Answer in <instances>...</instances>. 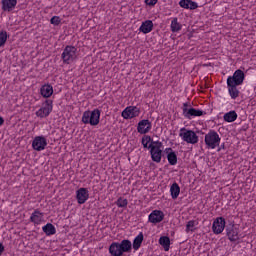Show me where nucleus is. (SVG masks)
<instances>
[{
    "mask_svg": "<svg viewBox=\"0 0 256 256\" xmlns=\"http://www.w3.org/2000/svg\"><path fill=\"white\" fill-rule=\"evenodd\" d=\"M224 121H226V123H233V121H237V112L230 111L224 114Z\"/></svg>",
    "mask_w": 256,
    "mask_h": 256,
    "instance_id": "obj_26",
    "label": "nucleus"
},
{
    "mask_svg": "<svg viewBox=\"0 0 256 256\" xmlns=\"http://www.w3.org/2000/svg\"><path fill=\"white\" fill-rule=\"evenodd\" d=\"M179 137H181L186 143L195 145L199 143V136L193 130H186L185 128L180 129Z\"/></svg>",
    "mask_w": 256,
    "mask_h": 256,
    "instance_id": "obj_5",
    "label": "nucleus"
},
{
    "mask_svg": "<svg viewBox=\"0 0 256 256\" xmlns=\"http://www.w3.org/2000/svg\"><path fill=\"white\" fill-rule=\"evenodd\" d=\"M43 213H41V211H39V209H36L30 217V221L31 223H34V225H40L41 221H43Z\"/></svg>",
    "mask_w": 256,
    "mask_h": 256,
    "instance_id": "obj_17",
    "label": "nucleus"
},
{
    "mask_svg": "<svg viewBox=\"0 0 256 256\" xmlns=\"http://www.w3.org/2000/svg\"><path fill=\"white\" fill-rule=\"evenodd\" d=\"M207 149H217L221 143V137L215 130H210L204 138Z\"/></svg>",
    "mask_w": 256,
    "mask_h": 256,
    "instance_id": "obj_2",
    "label": "nucleus"
},
{
    "mask_svg": "<svg viewBox=\"0 0 256 256\" xmlns=\"http://www.w3.org/2000/svg\"><path fill=\"white\" fill-rule=\"evenodd\" d=\"M243 81H245V72L241 69L236 70L233 76L227 78V83H232L234 85H243Z\"/></svg>",
    "mask_w": 256,
    "mask_h": 256,
    "instance_id": "obj_8",
    "label": "nucleus"
},
{
    "mask_svg": "<svg viewBox=\"0 0 256 256\" xmlns=\"http://www.w3.org/2000/svg\"><path fill=\"white\" fill-rule=\"evenodd\" d=\"M40 93L42 97L48 99V97H51V95H53V86H51V84L43 85L40 89Z\"/></svg>",
    "mask_w": 256,
    "mask_h": 256,
    "instance_id": "obj_21",
    "label": "nucleus"
},
{
    "mask_svg": "<svg viewBox=\"0 0 256 256\" xmlns=\"http://www.w3.org/2000/svg\"><path fill=\"white\" fill-rule=\"evenodd\" d=\"M34 151H43L47 147V139L43 136H36L32 142Z\"/></svg>",
    "mask_w": 256,
    "mask_h": 256,
    "instance_id": "obj_11",
    "label": "nucleus"
},
{
    "mask_svg": "<svg viewBox=\"0 0 256 256\" xmlns=\"http://www.w3.org/2000/svg\"><path fill=\"white\" fill-rule=\"evenodd\" d=\"M171 31L172 33H177V31H181V24H179L177 18H173L171 22Z\"/></svg>",
    "mask_w": 256,
    "mask_h": 256,
    "instance_id": "obj_28",
    "label": "nucleus"
},
{
    "mask_svg": "<svg viewBox=\"0 0 256 256\" xmlns=\"http://www.w3.org/2000/svg\"><path fill=\"white\" fill-rule=\"evenodd\" d=\"M225 230V218L219 217L216 220H214L212 225V231L215 233V235H221L223 231Z\"/></svg>",
    "mask_w": 256,
    "mask_h": 256,
    "instance_id": "obj_12",
    "label": "nucleus"
},
{
    "mask_svg": "<svg viewBox=\"0 0 256 256\" xmlns=\"http://www.w3.org/2000/svg\"><path fill=\"white\" fill-rule=\"evenodd\" d=\"M222 149H225V144L222 145Z\"/></svg>",
    "mask_w": 256,
    "mask_h": 256,
    "instance_id": "obj_42",
    "label": "nucleus"
},
{
    "mask_svg": "<svg viewBox=\"0 0 256 256\" xmlns=\"http://www.w3.org/2000/svg\"><path fill=\"white\" fill-rule=\"evenodd\" d=\"M53 111V100H46L43 106L36 111V117H40V119H45V117H49L51 112Z\"/></svg>",
    "mask_w": 256,
    "mask_h": 256,
    "instance_id": "obj_6",
    "label": "nucleus"
},
{
    "mask_svg": "<svg viewBox=\"0 0 256 256\" xmlns=\"http://www.w3.org/2000/svg\"><path fill=\"white\" fill-rule=\"evenodd\" d=\"M109 253L111 256H123V252L121 247L119 246V242H113L109 246Z\"/></svg>",
    "mask_w": 256,
    "mask_h": 256,
    "instance_id": "obj_18",
    "label": "nucleus"
},
{
    "mask_svg": "<svg viewBox=\"0 0 256 256\" xmlns=\"http://www.w3.org/2000/svg\"><path fill=\"white\" fill-rule=\"evenodd\" d=\"M165 153H167V155H169V153H175V151H173V148H166Z\"/></svg>",
    "mask_w": 256,
    "mask_h": 256,
    "instance_id": "obj_39",
    "label": "nucleus"
},
{
    "mask_svg": "<svg viewBox=\"0 0 256 256\" xmlns=\"http://www.w3.org/2000/svg\"><path fill=\"white\" fill-rule=\"evenodd\" d=\"M61 57L66 65L73 63L77 59V48L75 46H66Z\"/></svg>",
    "mask_w": 256,
    "mask_h": 256,
    "instance_id": "obj_4",
    "label": "nucleus"
},
{
    "mask_svg": "<svg viewBox=\"0 0 256 256\" xmlns=\"http://www.w3.org/2000/svg\"><path fill=\"white\" fill-rule=\"evenodd\" d=\"M143 232H140L137 237L134 238L132 247L135 251H138V249L141 247L143 243Z\"/></svg>",
    "mask_w": 256,
    "mask_h": 256,
    "instance_id": "obj_25",
    "label": "nucleus"
},
{
    "mask_svg": "<svg viewBox=\"0 0 256 256\" xmlns=\"http://www.w3.org/2000/svg\"><path fill=\"white\" fill-rule=\"evenodd\" d=\"M163 219H165V214L161 210L152 211L148 217V220L150 221V223H154V224L161 223Z\"/></svg>",
    "mask_w": 256,
    "mask_h": 256,
    "instance_id": "obj_13",
    "label": "nucleus"
},
{
    "mask_svg": "<svg viewBox=\"0 0 256 256\" xmlns=\"http://www.w3.org/2000/svg\"><path fill=\"white\" fill-rule=\"evenodd\" d=\"M237 87H239V84L227 82L228 93L231 99H237V97H239V89H237Z\"/></svg>",
    "mask_w": 256,
    "mask_h": 256,
    "instance_id": "obj_16",
    "label": "nucleus"
},
{
    "mask_svg": "<svg viewBox=\"0 0 256 256\" xmlns=\"http://www.w3.org/2000/svg\"><path fill=\"white\" fill-rule=\"evenodd\" d=\"M7 43V32L2 31L0 32V47H3Z\"/></svg>",
    "mask_w": 256,
    "mask_h": 256,
    "instance_id": "obj_32",
    "label": "nucleus"
},
{
    "mask_svg": "<svg viewBox=\"0 0 256 256\" xmlns=\"http://www.w3.org/2000/svg\"><path fill=\"white\" fill-rule=\"evenodd\" d=\"M120 250L122 251V254L124 253H131V249L133 247V244H131L130 240L124 239L119 243Z\"/></svg>",
    "mask_w": 256,
    "mask_h": 256,
    "instance_id": "obj_22",
    "label": "nucleus"
},
{
    "mask_svg": "<svg viewBox=\"0 0 256 256\" xmlns=\"http://www.w3.org/2000/svg\"><path fill=\"white\" fill-rule=\"evenodd\" d=\"M52 25H59L61 23V18L59 16H53L50 20Z\"/></svg>",
    "mask_w": 256,
    "mask_h": 256,
    "instance_id": "obj_33",
    "label": "nucleus"
},
{
    "mask_svg": "<svg viewBox=\"0 0 256 256\" xmlns=\"http://www.w3.org/2000/svg\"><path fill=\"white\" fill-rule=\"evenodd\" d=\"M195 225H196V221L195 220H190L187 222L186 224V233H189L190 231L193 233V231H195Z\"/></svg>",
    "mask_w": 256,
    "mask_h": 256,
    "instance_id": "obj_30",
    "label": "nucleus"
},
{
    "mask_svg": "<svg viewBox=\"0 0 256 256\" xmlns=\"http://www.w3.org/2000/svg\"><path fill=\"white\" fill-rule=\"evenodd\" d=\"M226 235L232 243L239 241V228L235 227L233 224L228 225L226 227Z\"/></svg>",
    "mask_w": 256,
    "mask_h": 256,
    "instance_id": "obj_10",
    "label": "nucleus"
},
{
    "mask_svg": "<svg viewBox=\"0 0 256 256\" xmlns=\"http://www.w3.org/2000/svg\"><path fill=\"white\" fill-rule=\"evenodd\" d=\"M139 31L141 33H144V35H147V33H151V31H153V21L146 20L145 22H143L139 28Z\"/></svg>",
    "mask_w": 256,
    "mask_h": 256,
    "instance_id": "obj_19",
    "label": "nucleus"
},
{
    "mask_svg": "<svg viewBox=\"0 0 256 256\" xmlns=\"http://www.w3.org/2000/svg\"><path fill=\"white\" fill-rule=\"evenodd\" d=\"M4 251H5V246H3V243L0 242V255H3Z\"/></svg>",
    "mask_w": 256,
    "mask_h": 256,
    "instance_id": "obj_38",
    "label": "nucleus"
},
{
    "mask_svg": "<svg viewBox=\"0 0 256 256\" xmlns=\"http://www.w3.org/2000/svg\"><path fill=\"white\" fill-rule=\"evenodd\" d=\"M144 149H150L151 151V147H149V144L148 143H142Z\"/></svg>",
    "mask_w": 256,
    "mask_h": 256,
    "instance_id": "obj_40",
    "label": "nucleus"
},
{
    "mask_svg": "<svg viewBox=\"0 0 256 256\" xmlns=\"http://www.w3.org/2000/svg\"><path fill=\"white\" fill-rule=\"evenodd\" d=\"M141 113V109L137 106H128L122 111L123 119H133L135 117H139Z\"/></svg>",
    "mask_w": 256,
    "mask_h": 256,
    "instance_id": "obj_9",
    "label": "nucleus"
},
{
    "mask_svg": "<svg viewBox=\"0 0 256 256\" xmlns=\"http://www.w3.org/2000/svg\"><path fill=\"white\" fill-rule=\"evenodd\" d=\"M149 147H151L150 155L152 161L155 163H161V157L163 155V142L156 141L149 144Z\"/></svg>",
    "mask_w": 256,
    "mask_h": 256,
    "instance_id": "obj_3",
    "label": "nucleus"
},
{
    "mask_svg": "<svg viewBox=\"0 0 256 256\" xmlns=\"http://www.w3.org/2000/svg\"><path fill=\"white\" fill-rule=\"evenodd\" d=\"M198 7H199V5L197 4V2H193L192 0H190L188 9L193 11V10L197 9Z\"/></svg>",
    "mask_w": 256,
    "mask_h": 256,
    "instance_id": "obj_35",
    "label": "nucleus"
},
{
    "mask_svg": "<svg viewBox=\"0 0 256 256\" xmlns=\"http://www.w3.org/2000/svg\"><path fill=\"white\" fill-rule=\"evenodd\" d=\"M76 199L79 205H83L89 199V190L87 188H80L76 192Z\"/></svg>",
    "mask_w": 256,
    "mask_h": 256,
    "instance_id": "obj_15",
    "label": "nucleus"
},
{
    "mask_svg": "<svg viewBox=\"0 0 256 256\" xmlns=\"http://www.w3.org/2000/svg\"><path fill=\"white\" fill-rule=\"evenodd\" d=\"M17 6V0H2V9L11 12Z\"/></svg>",
    "mask_w": 256,
    "mask_h": 256,
    "instance_id": "obj_20",
    "label": "nucleus"
},
{
    "mask_svg": "<svg viewBox=\"0 0 256 256\" xmlns=\"http://www.w3.org/2000/svg\"><path fill=\"white\" fill-rule=\"evenodd\" d=\"M42 231L48 237L51 236V235H55L57 233V229H55V226L51 223H47L45 226H43Z\"/></svg>",
    "mask_w": 256,
    "mask_h": 256,
    "instance_id": "obj_23",
    "label": "nucleus"
},
{
    "mask_svg": "<svg viewBox=\"0 0 256 256\" xmlns=\"http://www.w3.org/2000/svg\"><path fill=\"white\" fill-rule=\"evenodd\" d=\"M159 243L164 248V251H169V247L171 246V239L168 236H162L159 239Z\"/></svg>",
    "mask_w": 256,
    "mask_h": 256,
    "instance_id": "obj_27",
    "label": "nucleus"
},
{
    "mask_svg": "<svg viewBox=\"0 0 256 256\" xmlns=\"http://www.w3.org/2000/svg\"><path fill=\"white\" fill-rule=\"evenodd\" d=\"M189 103L183 104V115L186 119H191V117H202V115H207V112L202 110H197L195 108H189Z\"/></svg>",
    "mask_w": 256,
    "mask_h": 256,
    "instance_id": "obj_7",
    "label": "nucleus"
},
{
    "mask_svg": "<svg viewBox=\"0 0 256 256\" xmlns=\"http://www.w3.org/2000/svg\"><path fill=\"white\" fill-rule=\"evenodd\" d=\"M154 142L153 139L151 138V136H147L145 135L144 137H142V143H152Z\"/></svg>",
    "mask_w": 256,
    "mask_h": 256,
    "instance_id": "obj_36",
    "label": "nucleus"
},
{
    "mask_svg": "<svg viewBox=\"0 0 256 256\" xmlns=\"http://www.w3.org/2000/svg\"><path fill=\"white\" fill-rule=\"evenodd\" d=\"M101 118V110L94 109L93 111H85L82 115V123L85 125L96 126L99 125V119Z\"/></svg>",
    "mask_w": 256,
    "mask_h": 256,
    "instance_id": "obj_1",
    "label": "nucleus"
},
{
    "mask_svg": "<svg viewBox=\"0 0 256 256\" xmlns=\"http://www.w3.org/2000/svg\"><path fill=\"white\" fill-rule=\"evenodd\" d=\"M129 204V201H127V199H123L122 197L118 198V200L116 201V205L117 207H127V205Z\"/></svg>",
    "mask_w": 256,
    "mask_h": 256,
    "instance_id": "obj_31",
    "label": "nucleus"
},
{
    "mask_svg": "<svg viewBox=\"0 0 256 256\" xmlns=\"http://www.w3.org/2000/svg\"><path fill=\"white\" fill-rule=\"evenodd\" d=\"M167 160L170 165H177V154L175 152H170L167 155Z\"/></svg>",
    "mask_w": 256,
    "mask_h": 256,
    "instance_id": "obj_29",
    "label": "nucleus"
},
{
    "mask_svg": "<svg viewBox=\"0 0 256 256\" xmlns=\"http://www.w3.org/2000/svg\"><path fill=\"white\" fill-rule=\"evenodd\" d=\"M170 193L172 199H177V197H179V193H181V187H179V184L174 182L170 187Z\"/></svg>",
    "mask_w": 256,
    "mask_h": 256,
    "instance_id": "obj_24",
    "label": "nucleus"
},
{
    "mask_svg": "<svg viewBox=\"0 0 256 256\" xmlns=\"http://www.w3.org/2000/svg\"><path fill=\"white\" fill-rule=\"evenodd\" d=\"M5 123V119H3V117L0 116V127Z\"/></svg>",
    "mask_w": 256,
    "mask_h": 256,
    "instance_id": "obj_41",
    "label": "nucleus"
},
{
    "mask_svg": "<svg viewBox=\"0 0 256 256\" xmlns=\"http://www.w3.org/2000/svg\"><path fill=\"white\" fill-rule=\"evenodd\" d=\"M146 5H149L150 7H153L157 5V0H145Z\"/></svg>",
    "mask_w": 256,
    "mask_h": 256,
    "instance_id": "obj_37",
    "label": "nucleus"
},
{
    "mask_svg": "<svg viewBox=\"0 0 256 256\" xmlns=\"http://www.w3.org/2000/svg\"><path fill=\"white\" fill-rule=\"evenodd\" d=\"M190 0H180L179 5L183 9H189Z\"/></svg>",
    "mask_w": 256,
    "mask_h": 256,
    "instance_id": "obj_34",
    "label": "nucleus"
},
{
    "mask_svg": "<svg viewBox=\"0 0 256 256\" xmlns=\"http://www.w3.org/2000/svg\"><path fill=\"white\" fill-rule=\"evenodd\" d=\"M151 127H152L151 121H149V120H141L138 123L137 131L141 135H145V134L149 133V131H151Z\"/></svg>",
    "mask_w": 256,
    "mask_h": 256,
    "instance_id": "obj_14",
    "label": "nucleus"
}]
</instances>
